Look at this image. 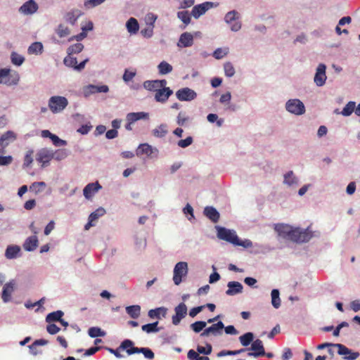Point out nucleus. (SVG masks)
Returning a JSON list of instances; mask_svg holds the SVG:
<instances>
[{
	"instance_id": "obj_1",
	"label": "nucleus",
	"mask_w": 360,
	"mask_h": 360,
	"mask_svg": "<svg viewBox=\"0 0 360 360\" xmlns=\"http://www.w3.org/2000/svg\"><path fill=\"white\" fill-rule=\"evenodd\" d=\"M217 237L219 239L229 242L236 246L250 248L252 245V243L250 240H240L236 231L227 229L224 227L217 228Z\"/></svg>"
},
{
	"instance_id": "obj_2",
	"label": "nucleus",
	"mask_w": 360,
	"mask_h": 360,
	"mask_svg": "<svg viewBox=\"0 0 360 360\" xmlns=\"http://www.w3.org/2000/svg\"><path fill=\"white\" fill-rule=\"evenodd\" d=\"M131 340H124L122 342L118 349L126 350L128 355H132L136 353H141L144 357L148 360H153L155 358L154 352L148 347H136Z\"/></svg>"
},
{
	"instance_id": "obj_3",
	"label": "nucleus",
	"mask_w": 360,
	"mask_h": 360,
	"mask_svg": "<svg viewBox=\"0 0 360 360\" xmlns=\"http://www.w3.org/2000/svg\"><path fill=\"white\" fill-rule=\"evenodd\" d=\"M313 236V233L308 229H301L300 228H292L289 240L297 243L308 242Z\"/></svg>"
},
{
	"instance_id": "obj_4",
	"label": "nucleus",
	"mask_w": 360,
	"mask_h": 360,
	"mask_svg": "<svg viewBox=\"0 0 360 360\" xmlns=\"http://www.w3.org/2000/svg\"><path fill=\"white\" fill-rule=\"evenodd\" d=\"M68 105V101L64 96H53L49 100V108L54 114L62 112Z\"/></svg>"
},
{
	"instance_id": "obj_5",
	"label": "nucleus",
	"mask_w": 360,
	"mask_h": 360,
	"mask_svg": "<svg viewBox=\"0 0 360 360\" xmlns=\"http://www.w3.org/2000/svg\"><path fill=\"white\" fill-rule=\"evenodd\" d=\"M188 274V264L186 262H179L176 263L174 269L173 281L175 285H179L182 281V278Z\"/></svg>"
},
{
	"instance_id": "obj_6",
	"label": "nucleus",
	"mask_w": 360,
	"mask_h": 360,
	"mask_svg": "<svg viewBox=\"0 0 360 360\" xmlns=\"http://www.w3.org/2000/svg\"><path fill=\"white\" fill-rule=\"evenodd\" d=\"M286 110L295 115H302L305 112V108L303 103L299 99H290L285 105Z\"/></svg>"
},
{
	"instance_id": "obj_7",
	"label": "nucleus",
	"mask_w": 360,
	"mask_h": 360,
	"mask_svg": "<svg viewBox=\"0 0 360 360\" xmlns=\"http://www.w3.org/2000/svg\"><path fill=\"white\" fill-rule=\"evenodd\" d=\"M224 325L222 321H218L212 326L205 328L201 333V337H208L210 335L219 336L223 333Z\"/></svg>"
},
{
	"instance_id": "obj_8",
	"label": "nucleus",
	"mask_w": 360,
	"mask_h": 360,
	"mask_svg": "<svg viewBox=\"0 0 360 360\" xmlns=\"http://www.w3.org/2000/svg\"><path fill=\"white\" fill-rule=\"evenodd\" d=\"M239 14L236 11H231L227 13L224 20L226 23L231 24V29L233 32H237L241 28V23L238 21Z\"/></svg>"
},
{
	"instance_id": "obj_9",
	"label": "nucleus",
	"mask_w": 360,
	"mask_h": 360,
	"mask_svg": "<svg viewBox=\"0 0 360 360\" xmlns=\"http://www.w3.org/2000/svg\"><path fill=\"white\" fill-rule=\"evenodd\" d=\"M335 347L338 349V354L339 355L345 356L344 359L346 360H355L360 355L358 352H352L345 345L340 343H336Z\"/></svg>"
},
{
	"instance_id": "obj_10",
	"label": "nucleus",
	"mask_w": 360,
	"mask_h": 360,
	"mask_svg": "<svg viewBox=\"0 0 360 360\" xmlns=\"http://www.w3.org/2000/svg\"><path fill=\"white\" fill-rule=\"evenodd\" d=\"M175 314L172 316V323L175 326L179 324L182 319L187 314V307L185 303L181 302L174 308Z\"/></svg>"
},
{
	"instance_id": "obj_11",
	"label": "nucleus",
	"mask_w": 360,
	"mask_h": 360,
	"mask_svg": "<svg viewBox=\"0 0 360 360\" xmlns=\"http://www.w3.org/2000/svg\"><path fill=\"white\" fill-rule=\"evenodd\" d=\"M176 98L181 101H190L194 100L197 94L192 89L185 87L178 90L176 93Z\"/></svg>"
},
{
	"instance_id": "obj_12",
	"label": "nucleus",
	"mask_w": 360,
	"mask_h": 360,
	"mask_svg": "<svg viewBox=\"0 0 360 360\" xmlns=\"http://www.w3.org/2000/svg\"><path fill=\"white\" fill-rule=\"evenodd\" d=\"M88 59H85L80 63L77 64V58L72 56V55L68 54L64 58L63 63L67 67L73 68L75 70L81 71L84 68L85 65L88 62Z\"/></svg>"
},
{
	"instance_id": "obj_13",
	"label": "nucleus",
	"mask_w": 360,
	"mask_h": 360,
	"mask_svg": "<svg viewBox=\"0 0 360 360\" xmlns=\"http://www.w3.org/2000/svg\"><path fill=\"white\" fill-rule=\"evenodd\" d=\"M249 349L253 351L252 352L248 353V356H249L258 357L265 355L263 342L259 339L254 340L251 345V347Z\"/></svg>"
},
{
	"instance_id": "obj_14",
	"label": "nucleus",
	"mask_w": 360,
	"mask_h": 360,
	"mask_svg": "<svg viewBox=\"0 0 360 360\" xmlns=\"http://www.w3.org/2000/svg\"><path fill=\"white\" fill-rule=\"evenodd\" d=\"M18 80L17 77H13L10 69L3 68L0 70V84L12 85L17 84Z\"/></svg>"
},
{
	"instance_id": "obj_15",
	"label": "nucleus",
	"mask_w": 360,
	"mask_h": 360,
	"mask_svg": "<svg viewBox=\"0 0 360 360\" xmlns=\"http://www.w3.org/2000/svg\"><path fill=\"white\" fill-rule=\"evenodd\" d=\"M326 66L323 63H320L317 67L314 81L318 86H322L326 83Z\"/></svg>"
},
{
	"instance_id": "obj_16",
	"label": "nucleus",
	"mask_w": 360,
	"mask_h": 360,
	"mask_svg": "<svg viewBox=\"0 0 360 360\" xmlns=\"http://www.w3.org/2000/svg\"><path fill=\"white\" fill-rule=\"evenodd\" d=\"M37 160L42 163V166H46L53 159V151L47 148L41 149L37 154Z\"/></svg>"
},
{
	"instance_id": "obj_17",
	"label": "nucleus",
	"mask_w": 360,
	"mask_h": 360,
	"mask_svg": "<svg viewBox=\"0 0 360 360\" xmlns=\"http://www.w3.org/2000/svg\"><path fill=\"white\" fill-rule=\"evenodd\" d=\"M108 91L109 88L107 85L96 86L93 84H89L84 87L83 94L85 97H88L91 94L100 92L107 93Z\"/></svg>"
},
{
	"instance_id": "obj_18",
	"label": "nucleus",
	"mask_w": 360,
	"mask_h": 360,
	"mask_svg": "<svg viewBox=\"0 0 360 360\" xmlns=\"http://www.w3.org/2000/svg\"><path fill=\"white\" fill-rule=\"evenodd\" d=\"M15 287V280H11L6 283L3 288L1 298L4 302H8L11 299V295Z\"/></svg>"
},
{
	"instance_id": "obj_19",
	"label": "nucleus",
	"mask_w": 360,
	"mask_h": 360,
	"mask_svg": "<svg viewBox=\"0 0 360 360\" xmlns=\"http://www.w3.org/2000/svg\"><path fill=\"white\" fill-rule=\"evenodd\" d=\"M213 3L212 2H205L201 4L196 5L193 6L191 15L195 18H198L200 16L205 13V12L212 7Z\"/></svg>"
},
{
	"instance_id": "obj_20",
	"label": "nucleus",
	"mask_w": 360,
	"mask_h": 360,
	"mask_svg": "<svg viewBox=\"0 0 360 360\" xmlns=\"http://www.w3.org/2000/svg\"><path fill=\"white\" fill-rule=\"evenodd\" d=\"M38 5L34 0H29L23 4L19 8L20 13L25 15H31L37 12Z\"/></svg>"
},
{
	"instance_id": "obj_21",
	"label": "nucleus",
	"mask_w": 360,
	"mask_h": 360,
	"mask_svg": "<svg viewBox=\"0 0 360 360\" xmlns=\"http://www.w3.org/2000/svg\"><path fill=\"white\" fill-rule=\"evenodd\" d=\"M173 94L172 90L169 87L164 86L163 88L159 89L155 94V99L158 102L165 103L169 97Z\"/></svg>"
},
{
	"instance_id": "obj_22",
	"label": "nucleus",
	"mask_w": 360,
	"mask_h": 360,
	"mask_svg": "<svg viewBox=\"0 0 360 360\" xmlns=\"http://www.w3.org/2000/svg\"><path fill=\"white\" fill-rule=\"evenodd\" d=\"M167 84V81L165 79L162 80H153V81H146L143 83V86L145 89L149 91H153L156 92L159 89L163 88Z\"/></svg>"
},
{
	"instance_id": "obj_23",
	"label": "nucleus",
	"mask_w": 360,
	"mask_h": 360,
	"mask_svg": "<svg viewBox=\"0 0 360 360\" xmlns=\"http://www.w3.org/2000/svg\"><path fill=\"white\" fill-rule=\"evenodd\" d=\"M101 188V186L98 182L90 183L84 187L83 194L86 199H89Z\"/></svg>"
},
{
	"instance_id": "obj_24",
	"label": "nucleus",
	"mask_w": 360,
	"mask_h": 360,
	"mask_svg": "<svg viewBox=\"0 0 360 360\" xmlns=\"http://www.w3.org/2000/svg\"><path fill=\"white\" fill-rule=\"evenodd\" d=\"M193 44V35L189 32H184L181 34L177 45L180 48H186L191 46Z\"/></svg>"
},
{
	"instance_id": "obj_25",
	"label": "nucleus",
	"mask_w": 360,
	"mask_h": 360,
	"mask_svg": "<svg viewBox=\"0 0 360 360\" xmlns=\"http://www.w3.org/2000/svg\"><path fill=\"white\" fill-rule=\"evenodd\" d=\"M227 286L229 289L226 291V294L230 296L242 292L243 288V285L238 281H230Z\"/></svg>"
},
{
	"instance_id": "obj_26",
	"label": "nucleus",
	"mask_w": 360,
	"mask_h": 360,
	"mask_svg": "<svg viewBox=\"0 0 360 360\" xmlns=\"http://www.w3.org/2000/svg\"><path fill=\"white\" fill-rule=\"evenodd\" d=\"M16 139L15 133L12 131H8L3 134L0 137V146L2 148H6L8 144Z\"/></svg>"
},
{
	"instance_id": "obj_27",
	"label": "nucleus",
	"mask_w": 360,
	"mask_h": 360,
	"mask_svg": "<svg viewBox=\"0 0 360 360\" xmlns=\"http://www.w3.org/2000/svg\"><path fill=\"white\" fill-rule=\"evenodd\" d=\"M274 229L280 236L289 239L292 227L287 224H276Z\"/></svg>"
},
{
	"instance_id": "obj_28",
	"label": "nucleus",
	"mask_w": 360,
	"mask_h": 360,
	"mask_svg": "<svg viewBox=\"0 0 360 360\" xmlns=\"http://www.w3.org/2000/svg\"><path fill=\"white\" fill-rule=\"evenodd\" d=\"M82 15V12L79 9H72L65 15L66 22L74 25L77 20Z\"/></svg>"
},
{
	"instance_id": "obj_29",
	"label": "nucleus",
	"mask_w": 360,
	"mask_h": 360,
	"mask_svg": "<svg viewBox=\"0 0 360 360\" xmlns=\"http://www.w3.org/2000/svg\"><path fill=\"white\" fill-rule=\"evenodd\" d=\"M204 214L212 222L216 223L219 219V213L213 207H206L204 210Z\"/></svg>"
},
{
	"instance_id": "obj_30",
	"label": "nucleus",
	"mask_w": 360,
	"mask_h": 360,
	"mask_svg": "<svg viewBox=\"0 0 360 360\" xmlns=\"http://www.w3.org/2000/svg\"><path fill=\"white\" fill-rule=\"evenodd\" d=\"M38 246V238L36 236H32L26 239L23 244V248L26 251H33Z\"/></svg>"
},
{
	"instance_id": "obj_31",
	"label": "nucleus",
	"mask_w": 360,
	"mask_h": 360,
	"mask_svg": "<svg viewBox=\"0 0 360 360\" xmlns=\"http://www.w3.org/2000/svg\"><path fill=\"white\" fill-rule=\"evenodd\" d=\"M148 113L144 112H130L127 115V120L129 122L134 123L141 119H148Z\"/></svg>"
},
{
	"instance_id": "obj_32",
	"label": "nucleus",
	"mask_w": 360,
	"mask_h": 360,
	"mask_svg": "<svg viewBox=\"0 0 360 360\" xmlns=\"http://www.w3.org/2000/svg\"><path fill=\"white\" fill-rule=\"evenodd\" d=\"M167 309L165 307H158L148 311V315L150 319H160L161 316L165 317Z\"/></svg>"
},
{
	"instance_id": "obj_33",
	"label": "nucleus",
	"mask_w": 360,
	"mask_h": 360,
	"mask_svg": "<svg viewBox=\"0 0 360 360\" xmlns=\"http://www.w3.org/2000/svg\"><path fill=\"white\" fill-rule=\"evenodd\" d=\"M20 251V248L18 245H10L8 246L6 252L5 256L7 259H14L16 258Z\"/></svg>"
},
{
	"instance_id": "obj_34",
	"label": "nucleus",
	"mask_w": 360,
	"mask_h": 360,
	"mask_svg": "<svg viewBox=\"0 0 360 360\" xmlns=\"http://www.w3.org/2000/svg\"><path fill=\"white\" fill-rule=\"evenodd\" d=\"M126 311L132 319H137L141 314V307L139 305H131L126 307Z\"/></svg>"
},
{
	"instance_id": "obj_35",
	"label": "nucleus",
	"mask_w": 360,
	"mask_h": 360,
	"mask_svg": "<svg viewBox=\"0 0 360 360\" xmlns=\"http://www.w3.org/2000/svg\"><path fill=\"white\" fill-rule=\"evenodd\" d=\"M126 26L128 32L132 34L136 33L139 28L137 20L134 18L128 20Z\"/></svg>"
},
{
	"instance_id": "obj_36",
	"label": "nucleus",
	"mask_w": 360,
	"mask_h": 360,
	"mask_svg": "<svg viewBox=\"0 0 360 360\" xmlns=\"http://www.w3.org/2000/svg\"><path fill=\"white\" fill-rule=\"evenodd\" d=\"M253 340L254 334L251 332H248L239 337L240 342L244 347L248 346L251 342H253Z\"/></svg>"
},
{
	"instance_id": "obj_37",
	"label": "nucleus",
	"mask_w": 360,
	"mask_h": 360,
	"mask_svg": "<svg viewBox=\"0 0 360 360\" xmlns=\"http://www.w3.org/2000/svg\"><path fill=\"white\" fill-rule=\"evenodd\" d=\"M167 134V127L165 124L159 125L153 130V134L158 138H162Z\"/></svg>"
},
{
	"instance_id": "obj_38",
	"label": "nucleus",
	"mask_w": 360,
	"mask_h": 360,
	"mask_svg": "<svg viewBox=\"0 0 360 360\" xmlns=\"http://www.w3.org/2000/svg\"><path fill=\"white\" fill-rule=\"evenodd\" d=\"M63 314L64 313L60 310L49 313L46 317V321L47 323H51L53 321H59L60 319L63 317Z\"/></svg>"
},
{
	"instance_id": "obj_39",
	"label": "nucleus",
	"mask_w": 360,
	"mask_h": 360,
	"mask_svg": "<svg viewBox=\"0 0 360 360\" xmlns=\"http://www.w3.org/2000/svg\"><path fill=\"white\" fill-rule=\"evenodd\" d=\"M153 153L152 147L148 143L141 144L136 151L137 155H150Z\"/></svg>"
},
{
	"instance_id": "obj_40",
	"label": "nucleus",
	"mask_w": 360,
	"mask_h": 360,
	"mask_svg": "<svg viewBox=\"0 0 360 360\" xmlns=\"http://www.w3.org/2000/svg\"><path fill=\"white\" fill-rule=\"evenodd\" d=\"M356 109V103L354 101L348 102L346 105L343 108L341 114L343 116H349Z\"/></svg>"
},
{
	"instance_id": "obj_41",
	"label": "nucleus",
	"mask_w": 360,
	"mask_h": 360,
	"mask_svg": "<svg viewBox=\"0 0 360 360\" xmlns=\"http://www.w3.org/2000/svg\"><path fill=\"white\" fill-rule=\"evenodd\" d=\"M158 321H155L154 323H147L145 325H143L141 327V329L143 331L147 333H157L160 330V328L158 327Z\"/></svg>"
},
{
	"instance_id": "obj_42",
	"label": "nucleus",
	"mask_w": 360,
	"mask_h": 360,
	"mask_svg": "<svg viewBox=\"0 0 360 360\" xmlns=\"http://www.w3.org/2000/svg\"><path fill=\"white\" fill-rule=\"evenodd\" d=\"M271 304L273 307L276 309H278L281 306V299H280V293L278 290L274 289L271 291Z\"/></svg>"
},
{
	"instance_id": "obj_43",
	"label": "nucleus",
	"mask_w": 360,
	"mask_h": 360,
	"mask_svg": "<svg viewBox=\"0 0 360 360\" xmlns=\"http://www.w3.org/2000/svg\"><path fill=\"white\" fill-rule=\"evenodd\" d=\"M159 73L161 75H166L172 71V66L166 61H162L158 65Z\"/></svg>"
},
{
	"instance_id": "obj_44",
	"label": "nucleus",
	"mask_w": 360,
	"mask_h": 360,
	"mask_svg": "<svg viewBox=\"0 0 360 360\" xmlns=\"http://www.w3.org/2000/svg\"><path fill=\"white\" fill-rule=\"evenodd\" d=\"M187 357L189 360H210L209 357L206 356H200V353L193 349H190L188 352Z\"/></svg>"
},
{
	"instance_id": "obj_45",
	"label": "nucleus",
	"mask_w": 360,
	"mask_h": 360,
	"mask_svg": "<svg viewBox=\"0 0 360 360\" xmlns=\"http://www.w3.org/2000/svg\"><path fill=\"white\" fill-rule=\"evenodd\" d=\"M43 49V45L41 42H34L28 48L30 54H37L41 53Z\"/></svg>"
},
{
	"instance_id": "obj_46",
	"label": "nucleus",
	"mask_w": 360,
	"mask_h": 360,
	"mask_svg": "<svg viewBox=\"0 0 360 360\" xmlns=\"http://www.w3.org/2000/svg\"><path fill=\"white\" fill-rule=\"evenodd\" d=\"M207 326V322L198 321L191 324V328L196 333L201 332Z\"/></svg>"
},
{
	"instance_id": "obj_47",
	"label": "nucleus",
	"mask_w": 360,
	"mask_h": 360,
	"mask_svg": "<svg viewBox=\"0 0 360 360\" xmlns=\"http://www.w3.org/2000/svg\"><path fill=\"white\" fill-rule=\"evenodd\" d=\"M297 183V179L294 176L292 171H290L284 175V184L292 186L296 184Z\"/></svg>"
},
{
	"instance_id": "obj_48",
	"label": "nucleus",
	"mask_w": 360,
	"mask_h": 360,
	"mask_svg": "<svg viewBox=\"0 0 360 360\" xmlns=\"http://www.w3.org/2000/svg\"><path fill=\"white\" fill-rule=\"evenodd\" d=\"M88 334L91 338L103 337L105 333L98 327H91L88 330Z\"/></svg>"
},
{
	"instance_id": "obj_49",
	"label": "nucleus",
	"mask_w": 360,
	"mask_h": 360,
	"mask_svg": "<svg viewBox=\"0 0 360 360\" xmlns=\"http://www.w3.org/2000/svg\"><path fill=\"white\" fill-rule=\"evenodd\" d=\"M84 49V46L81 43H77L72 46H70L68 49V54L72 55L74 53H80Z\"/></svg>"
},
{
	"instance_id": "obj_50",
	"label": "nucleus",
	"mask_w": 360,
	"mask_h": 360,
	"mask_svg": "<svg viewBox=\"0 0 360 360\" xmlns=\"http://www.w3.org/2000/svg\"><path fill=\"white\" fill-rule=\"evenodd\" d=\"M56 33L60 38H62L68 36L70 31L68 27L60 24L56 30Z\"/></svg>"
},
{
	"instance_id": "obj_51",
	"label": "nucleus",
	"mask_w": 360,
	"mask_h": 360,
	"mask_svg": "<svg viewBox=\"0 0 360 360\" xmlns=\"http://www.w3.org/2000/svg\"><path fill=\"white\" fill-rule=\"evenodd\" d=\"M105 214V210L103 207L96 209L94 212L90 214L89 218L91 221H96L100 217L103 216Z\"/></svg>"
},
{
	"instance_id": "obj_52",
	"label": "nucleus",
	"mask_w": 360,
	"mask_h": 360,
	"mask_svg": "<svg viewBox=\"0 0 360 360\" xmlns=\"http://www.w3.org/2000/svg\"><path fill=\"white\" fill-rule=\"evenodd\" d=\"M11 58L12 63L15 65H18V66L22 65L25 60V58L23 56H22L21 55H20L15 52H13L11 53Z\"/></svg>"
},
{
	"instance_id": "obj_53",
	"label": "nucleus",
	"mask_w": 360,
	"mask_h": 360,
	"mask_svg": "<svg viewBox=\"0 0 360 360\" xmlns=\"http://www.w3.org/2000/svg\"><path fill=\"white\" fill-rule=\"evenodd\" d=\"M33 153L34 151L32 150H29L27 151L25 158H24V162H23V167H28L31 165V164L33 162Z\"/></svg>"
},
{
	"instance_id": "obj_54",
	"label": "nucleus",
	"mask_w": 360,
	"mask_h": 360,
	"mask_svg": "<svg viewBox=\"0 0 360 360\" xmlns=\"http://www.w3.org/2000/svg\"><path fill=\"white\" fill-rule=\"evenodd\" d=\"M177 17L186 25L191 22V16L188 11H179L177 13Z\"/></svg>"
},
{
	"instance_id": "obj_55",
	"label": "nucleus",
	"mask_w": 360,
	"mask_h": 360,
	"mask_svg": "<svg viewBox=\"0 0 360 360\" xmlns=\"http://www.w3.org/2000/svg\"><path fill=\"white\" fill-rule=\"evenodd\" d=\"M189 120V117L186 115L184 112H179L176 117V123L179 126H184L185 123Z\"/></svg>"
},
{
	"instance_id": "obj_56",
	"label": "nucleus",
	"mask_w": 360,
	"mask_h": 360,
	"mask_svg": "<svg viewBox=\"0 0 360 360\" xmlns=\"http://www.w3.org/2000/svg\"><path fill=\"white\" fill-rule=\"evenodd\" d=\"M224 72L226 76L232 77L235 74V69L230 62H227L224 65Z\"/></svg>"
},
{
	"instance_id": "obj_57",
	"label": "nucleus",
	"mask_w": 360,
	"mask_h": 360,
	"mask_svg": "<svg viewBox=\"0 0 360 360\" xmlns=\"http://www.w3.org/2000/svg\"><path fill=\"white\" fill-rule=\"evenodd\" d=\"M67 157V153L65 149H59L53 152V159L61 160Z\"/></svg>"
},
{
	"instance_id": "obj_58",
	"label": "nucleus",
	"mask_w": 360,
	"mask_h": 360,
	"mask_svg": "<svg viewBox=\"0 0 360 360\" xmlns=\"http://www.w3.org/2000/svg\"><path fill=\"white\" fill-rule=\"evenodd\" d=\"M46 186L44 181L34 182L30 186V190L34 191L36 193L41 192L42 188Z\"/></svg>"
},
{
	"instance_id": "obj_59",
	"label": "nucleus",
	"mask_w": 360,
	"mask_h": 360,
	"mask_svg": "<svg viewBox=\"0 0 360 360\" xmlns=\"http://www.w3.org/2000/svg\"><path fill=\"white\" fill-rule=\"evenodd\" d=\"M227 53H228V49H223L221 48H218L214 51L213 56L216 59H221L223 57H224L226 55H227Z\"/></svg>"
},
{
	"instance_id": "obj_60",
	"label": "nucleus",
	"mask_w": 360,
	"mask_h": 360,
	"mask_svg": "<svg viewBox=\"0 0 360 360\" xmlns=\"http://www.w3.org/2000/svg\"><path fill=\"white\" fill-rule=\"evenodd\" d=\"M193 140L191 136H188L185 139L179 140L177 143L178 146L185 148L192 144Z\"/></svg>"
},
{
	"instance_id": "obj_61",
	"label": "nucleus",
	"mask_w": 360,
	"mask_h": 360,
	"mask_svg": "<svg viewBox=\"0 0 360 360\" xmlns=\"http://www.w3.org/2000/svg\"><path fill=\"white\" fill-rule=\"evenodd\" d=\"M105 1V0H87L84 2V6L88 8H93L101 4Z\"/></svg>"
},
{
	"instance_id": "obj_62",
	"label": "nucleus",
	"mask_w": 360,
	"mask_h": 360,
	"mask_svg": "<svg viewBox=\"0 0 360 360\" xmlns=\"http://www.w3.org/2000/svg\"><path fill=\"white\" fill-rule=\"evenodd\" d=\"M60 328L54 323L47 325L46 330L51 335H55L60 331Z\"/></svg>"
},
{
	"instance_id": "obj_63",
	"label": "nucleus",
	"mask_w": 360,
	"mask_h": 360,
	"mask_svg": "<svg viewBox=\"0 0 360 360\" xmlns=\"http://www.w3.org/2000/svg\"><path fill=\"white\" fill-rule=\"evenodd\" d=\"M56 146H64L66 141L60 139L58 136L53 134L50 138Z\"/></svg>"
},
{
	"instance_id": "obj_64",
	"label": "nucleus",
	"mask_w": 360,
	"mask_h": 360,
	"mask_svg": "<svg viewBox=\"0 0 360 360\" xmlns=\"http://www.w3.org/2000/svg\"><path fill=\"white\" fill-rule=\"evenodd\" d=\"M136 75V72H129L126 70L123 75V80L126 82L131 81Z\"/></svg>"
}]
</instances>
